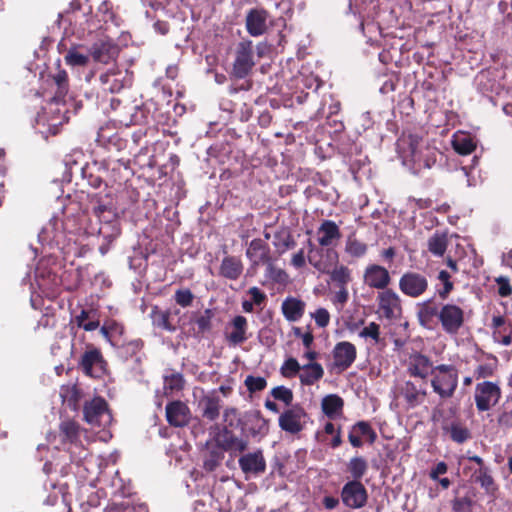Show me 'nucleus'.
I'll use <instances>...</instances> for the list:
<instances>
[{
  "label": "nucleus",
  "instance_id": "nucleus-16",
  "mask_svg": "<svg viewBox=\"0 0 512 512\" xmlns=\"http://www.w3.org/2000/svg\"><path fill=\"white\" fill-rule=\"evenodd\" d=\"M421 137L414 134L402 135L396 142L397 152L399 157L406 162L416 163L419 161L418 147L421 142Z\"/></svg>",
  "mask_w": 512,
  "mask_h": 512
},
{
  "label": "nucleus",
  "instance_id": "nucleus-27",
  "mask_svg": "<svg viewBox=\"0 0 512 512\" xmlns=\"http://www.w3.org/2000/svg\"><path fill=\"white\" fill-rule=\"evenodd\" d=\"M305 302L295 297H287L281 305V310L286 318L290 322H296L305 312Z\"/></svg>",
  "mask_w": 512,
  "mask_h": 512
},
{
  "label": "nucleus",
  "instance_id": "nucleus-34",
  "mask_svg": "<svg viewBox=\"0 0 512 512\" xmlns=\"http://www.w3.org/2000/svg\"><path fill=\"white\" fill-rule=\"evenodd\" d=\"M472 480L478 483L488 495H494L497 490L494 478L489 467L478 468L472 474Z\"/></svg>",
  "mask_w": 512,
  "mask_h": 512
},
{
  "label": "nucleus",
  "instance_id": "nucleus-24",
  "mask_svg": "<svg viewBox=\"0 0 512 512\" xmlns=\"http://www.w3.org/2000/svg\"><path fill=\"white\" fill-rule=\"evenodd\" d=\"M417 318L421 326L428 327L435 317L439 318L440 309L435 297L417 304Z\"/></svg>",
  "mask_w": 512,
  "mask_h": 512
},
{
  "label": "nucleus",
  "instance_id": "nucleus-12",
  "mask_svg": "<svg viewBox=\"0 0 512 512\" xmlns=\"http://www.w3.org/2000/svg\"><path fill=\"white\" fill-rule=\"evenodd\" d=\"M238 464L246 478L259 476L266 470V460L261 449L241 455Z\"/></svg>",
  "mask_w": 512,
  "mask_h": 512
},
{
  "label": "nucleus",
  "instance_id": "nucleus-29",
  "mask_svg": "<svg viewBox=\"0 0 512 512\" xmlns=\"http://www.w3.org/2000/svg\"><path fill=\"white\" fill-rule=\"evenodd\" d=\"M59 435L62 444L77 445L80 440V426L72 420H64L59 425Z\"/></svg>",
  "mask_w": 512,
  "mask_h": 512
},
{
  "label": "nucleus",
  "instance_id": "nucleus-53",
  "mask_svg": "<svg viewBox=\"0 0 512 512\" xmlns=\"http://www.w3.org/2000/svg\"><path fill=\"white\" fill-rule=\"evenodd\" d=\"M331 280L339 286H346L351 280L350 271L346 266L335 267L332 271L329 270Z\"/></svg>",
  "mask_w": 512,
  "mask_h": 512
},
{
  "label": "nucleus",
  "instance_id": "nucleus-39",
  "mask_svg": "<svg viewBox=\"0 0 512 512\" xmlns=\"http://www.w3.org/2000/svg\"><path fill=\"white\" fill-rule=\"evenodd\" d=\"M308 245V262L319 272L329 273V265L321 259L323 250L316 248L310 239L307 240Z\"/></svg>",
  "mask_w": 512,
  "mask_h": 512
},
{
  "label": "nucleus",
  "instance_id": "nucleus-61",
  "mask_svg": "<svg viewBox=\"0 0 512 512\" xmlns=\"http://www.w3.org/2000/svg\"><path fill=\"white\" fill-rule=\"evenodd\" d=\"M93 214L99 218L100 221L109 219L110 217H114V214L111 211V208L108 207L105 203H99L98 205H94L92 208Z\"/></svg>",
  "mask_w": 512,
  "mask_h": 512
},
{
  "label": "nucleus",
  "instance_id": "nucleus-38",
  "mask_svg": "<svg viewBox=\"0 0 512 512\" xmlns=\"http://www.w3.org/2000/svg\"><path fill=\"white\" fill-rule=\"evenodd\" d=\"M223 420L225 422V426L231 429H240L242 435L246 434L244 414L240 416L236 408L227 407L223 412Z\"/></svg>",
  "mask_w": 512,
  "mask_h": 512
},
{
  "label": "nucleus",
  "instance_id": "nucleus-50",
  "mask_svg": "<svg viewBox=\"0 0 512 512\" xmlns=\"http://www.w3.org/2000/svg\"><path fill=\"white\" fill-rule=\"evenodd\" d=\"M345 251L352 257L359 258L366 254L367 252V245L365 243L360 242L359 240L349 237L346 246Z\"/></svg>",
  "mask_w": 512,
  "mask_h": 512
},
{
  "label": "nucleus",
  "instance_id": "nucleus-25",
  "mask_svg": "<svg viewBox=\"0 0 512 512\" xmlns=\"http://www.w3.org/2000/svg\"><path fill=\"white\" fill-rule=\"evenodd\" d=\"M221 403L220 397L215 394L203 396L199 401L202 417L209 421L218 419L222 407Z\"/></svg>",
  "mask_w": 512,
  "mask_h": 512
},
{
  "label": "nucleus",
  "instance_id": "nucleus-49",
  "mask_svg": "<svg viewBox=\"0 0 512 512\" xmlns=\"http://www.w3.org/2000/svg\"><path fill=\"white\" fill-rule=\"evenodd\" d=\"M450 438L458 443L462 444L471 438L470 431L459 423H452L449 427Z\"/></svg>",
  "mask_w": 512,
  "mask_h": 512
},
{
  "label": "nucleus",
  "instance_id": "nucleus-60",
  "mask_svg": "<svg viewBox=\"0 0 512 512\" xmlns=\"http://www.w3.org/2000/svg\"><path fill=\"white\" fill-rule=\"evenodd\" d=\"M311 316L320 328H324L329 324L330 314L325 308H318Z\"/></svg>",
  "mask_w": 512,
  "mask_h": 512
},
{
  "label": "nucleus",
  "instance_id": "nucleus-35",
  "mask_svg": "<svg viewBox=\"0 0 512 512\" xmlns=\"http://www.w3.org/2000/svg\"><path fill=\"white\" fill-rule=\"evenodd\" d=\"M344 406L343 399L337 394H329L322 399L321 408L323 413L330 419L341 414Z\"/></svg>",
  "mask_w": 512,
  "mask_h": 512
},
{
  "label": "nucleus",
  "instance_id": "nucleus-9",
  "mask_svg": "<svg viewBox=\"0 0 512 512\" xmlns=\"http://www.w3.org/2000/svg\"><path fill=\"white\" fill-rule=\"evenodd\" d=\"M83 414L87 423L98 427L104 425V418L107 420L110 418L108 404L102 397H94L91 401H86Z\"/></svg>",
  "mask_w": 512,
  "mask_h": 512
},
{
  "label": "nucleus",
  "instance_id": "nucleus-64",
  "mask_svg": "<svg viewBox=\"0 0 512 512\" xmlns=\"http://www.w3.org/2000/svg\"><path fill=\"white\" fill-rule=\"evenodd\" d=\"M496 282L498 284V294L501 297H507L512 294V286L510 285L508 278L499 277L496 279Z\"/></svg>",
  "mask_w": 512,
  "mask_h": 512
},
{
  "label": "nucleus",
  "instance_id": "nucleus-19",
  "mask_svg": "<svg viewBox=\"0 0 512 512\" xmlns=\"http://www.w3.org/2000/svg\"><path fill=\"white\" fill-rule=\"evenodd\" d=\"M364 283L371 288L384 291L390 284L391 277L389 271L380 265L371 264L364 271Z\"/></svg>",
  "mask_w": 512,
  "mask_h": 512
},
{
  "label": "nucleus",
  "instance_id": "nucleus-2",
  "mask_svg": "<svg viewBox=\"0 0 512 512\" xmlns=\"http://www.w3.org/2000/svg\"><path fill=\"white\" fill-rule=\"evenodd\" d=\"M78 366L85 375L92 378H101L108 370V363L100 349L93 345H87L85 352L78 362Z\"/></svg>",
  "mask_w": 512,
  "mask_h": 512
},
{
  "label": "nucleus",
  "instance_id": "nucleus-56",
  "mask_svg": "<svg viewBox=\"0 0 512 512\" xmlns=\"http://www.w3.org/2000/svg\"><path fill=\"white\" fill-rule=\"evenodd\" d=\"M244 384L250 393H255L264 390L267 386V381L264 377L248 375Z\"/></svg>",
  "mask_w": 512,
  "mask_h": 512
},
{
  "label": "nucleus",
  "instance_id": "nucleus-5",
  "mask_svg": "<svg viewBox=\"0 0 512 512\" xmlns=\"http://www.w3.org/2000/svg\"><path fill=\"white\" fill-rule=\"evenodd\" d=\"M476 408L480 412L488 411L495 406L501 398L500 387L491 381H483L475 387Z\"/></svg>",
  "mask_w": 512,
  "mask_h": 512
},
{
  "label": "nucleus",
  "instance_id": "nucleus-32",
  "mask_svg": "<svg viewBox=\"0 0 512 512\" xmlns=\"http://www.w3.org/2000/svg\"><path fill=\"white\" fill-rule=\"evenodd\" d=\"M318 233L322 234L318 239L319 244L322 247L330 246L333 240L339 239L341 237L339 227L332 220L323 221L318 229Z\"/></svg>",
  "mask_w": 512,
  "mask_h": 512
},
{
  "label": "nucleus",
  "instance_id": "nucleus-31",
  "mask_svg": "<svg viewBox=\"0 0 512 512\" xmlns=\"http://www.w3.org/2000/svg\"><path fill=\"white\" fill-rule=\"evenodd\" d=\"M299 379L302 385L310 386L315 384L324 376V369L317 362H310L302 366Z\"/></svg>",
  "mask_w": 512,
  "mask_h": 512
},
{
  "label": "nucleus",
  "instance_id": "nucleus-4",
  "mask_svg": "<svg viewBox=\"0 0 512 512\" xmlns=\"http://www.w3.org/2000/svg\"><path fill=\"white\" fill-rule=\"evenodd\" d=\"M342 503L350 509H360L367 504L368 492L361 481L350 480L341 489Z\"/></svg>",
  "mask_w": 512,
  "mask_h": 512
},
{
  "label": "nucleus",
  "instance_id": "nucleus-8",
  "mask_svg": "<svg viewBox=\"0 0 512 512\" xmlns=\"http://www.w3.org/2000/svg\"><path fill=\"white\" fill-rule=\"evenodd\" d=\"M439 321L448 334H457L464 324V311L455 304H445L440 308Z\"/></svg>",
  "mask_w": 512,
  "mask_h": 512
},
{
  "label": "nucleus",
  "instance_id": "nucleus-21",
  "mask_svg": "<svg viewBox=\"0 0 512 512\" xmlns=\"http://www.w3.org/2000/svg\"><path fill=\"white\" fill-rule=\"evenodd\" d=\"M216 444L225 451H238L243 453L247 450L249 441L246 438L236 436L233 433V429L224 426L218 439H216Z\"/></svg>",
  "mask_w": 512,
  "mask_h": 512
},
{
  "label": "nucleus",
  "instance_id": "nucleus-28",
  "mask_svg": "<svg viewBox=\"0 0 512 512\" xmlns=\"http://www.w3.org/2000/svg\"><path fill=\"white\" fill-rule=\"evenodd\" d=\"M432 368V362L426 355L417 352L410 356L409 372L412 376L425 379Z\"/></svg>",
  "mask_w": 512,
  "mask_h": 512
},
{
  "label": "nucleus",
  "instance_id": "nucleus-11",
  "mask_svg": "<svg viewBox=\"0 0 512 512\" xmlns=\"http://www.w3.org/2000/svg\"><path fill=\"white\" fill-rule=\"evenodd\" d=\"M499 72L497 69H486L480 71L475 77L477 90L484 96L492 99L493 95H499L503 89L498 81Z\"/></svg>",
  "mask_w": 512,
  "mask_h": 512
},
{
  "label": "nucleus",
  "instance_id": "nucleus-14",
  "mask_svg": "<svg viewBox=\"0 0 512 512\" xmlns=\"http://www.w3.org/2000/svg\"><path fill=\"white\" fill-rule=\"evenodd\" d=\"M244 426L246 438H263L269 433V421L265 419L259 410H249L244 413Z\"/></svg>",
  "mask_w": 512,
  "mask_h": 512
},
{
  "label": "nucleus",
  "instance_id": "nucleus-47",
  "mask_svg": "<svg viewBox=\"0 0 512 512\" xmlns=\"http://www.w3.org/2000/svg\"><path fill=\"white\" fill-rule=\"evenodd\" d=\"M497 422L501 427L512 428V396L507 397L502 404V411L498 416Z\"/></svg>",
  "mask_w": 512,
  "mask_h": 512
},
{
  "label": "nucleus",
  "instance_id": "nucleus-26",
  "mask_svg": "<svg viewBox=\"0 0 512 512\" xmlns=\"http://www.w3.org/2000/svg\"><path fill=\"white\" fill-rule=\"evenodd\" d=\"M104 92L119 93L125 87V78L120 71L110 70L99 78Z\"/></svg>",
  "mask_w": 512,
  "mask_h": 512
},
{
  "label": "nucleus",
  "instance_id": "nucleus-45",
  "mask_svg": "<svg viewBox=\"0 0 512 512\" xmlns=\"http://www.w3.org/2000/svg\"><path fill=\"white\" fill-rule=\"evenodd\" d=\"M402 394L409 405L416 406L420 403L419 397L425 396L426 392L418 390L413 382L407 381L402 388Z\"/></svg>",
  "mask_w": 512,
  "mask_h": 512
},
{
  "label": "nucleus",
  "instance_id": "nucleus-15",
  "mask_svg": "<svg viewBox=\"0 0 512 512\" xmlns=\"http://www.w3.org/2000/svg\"><path fill=\"white\" fill-rule=\"evenodd\" d=\"M166 420L170 426L184 427L191 420V411L186 403L174 400L167 403L165 407Z\"/></svg>",
  "mask_w": 512,
  "mask_h": 512
},
{
  "label": "nucleus",
  "instance_id": "nucleus-62",
  "mask_svg": "<svg viewBox=\"0 0 512 512\" xmlns=\"http://www.w3.org/2000/svg\"><path fill=\"white\" fill-rule=\"evenodd\" d=\"M472 505V500L468 497L455 498L452 501V509L455 512H468Z\"/></svg>",
  "mask_w": 512,
  "mask_h": 512
},
{
  "label": "nucleus",
  "instance_id": "nucleus-46",
  "mask_svg": "<svg viewBox=\"0 0 512 512\" xmlns=\"http://www.w3.org/2000/svg\"><path fill=\"white\" fill-rule=\"evenodd\" d=\"M185 384L184 377L181 373L175 372L169 375H164V389L166 391H180Z\"/></svg>",
  "mask_w": 512,
  "mask_h": 512
},
{
  "label": "nucleus",
  "instance_id": "nucleus-13",
  "mask_svg": "<svg viewBox=\"0 0 512 512\" xmlns=\"http://www.w3.org/2000/svg\"><path fill=\"white\" fill-rule=\"evenodd\" d=\"M246 256L254 266L265 264L267 265V270L275 271L270 248L264 240L260 238L253 239L246 250Z\"/></svg>",
  "mask_w": 512,
  "mask_h": 512
},
{
  "label": "nucleus",
  "instance_id": "nucleus-55",
  "mask_svg": "<svg viewBox=\"0 0 512 512\" xmlns=\"http://www.w3.org/2000/svg\"><path fill=\"white\" fill-rule=\"evenodd\" d=\"M271 395L275 400L283 402L287 406H291L293 402V392L285 386H276L271 390Z\"/></svg>",
  "mask_w": 512,
  "mask_h": 512
},
{
  "label": "nucleus",
  "instance_id": "nucleus-59",
  "mask_svg": "<svg viewBox=\"0 0 512 512\" xmlns=\"http://www.w3.org/2000/svg\"><path fill=\"white\" fill-rule=\"evenodd\" d=\"M362 338H371L376 343L380 340V326L375 322H371L367 327L363 328L359 333Z\"/></svg>",
  "mask_w": 512,
  "mask_h": 512
},
{
  "label": "nucleus",
  "instance_id": "nucleus-54",
  "mask_svg": "<svg viewBox=\"0 0 512 512\" xmlns=\"http://www.w3.org/2000/svg\"><path fill=\"white\" fill-rule=\"evenodd\" d=\"M194 294L188 288L177 289L174 293V300L176 304L182 308L190 307L194 301Z\"/></svg>",
  "mask_w": 512,
  "mask_h": 512
},
{
  "label": "nucleus",
  "instance_id": "nucleus-42",
  "mask_svg": "<svg viewBox=\"0 0 512 512\" xmlns=\"http://www.w3.org/2000/svg\"><path fill=\"white\" fill-rule=\"evenodd\" d=\"M347 468L353 478L352 480L360 481L368 470V462L362 456H355L350 459Z\"/></svg>",
  "mask_w": 512,
  "mask_h": 512
},
{
  "label": "nucleus",
  "instance_id": "nucleus-40",
  "mask_svg": "<svg viewBox=\"0 0 512 512\" xmlns=\"http://www.w3.org/2000/svg\"><path fill=\"white\" fill-rule=\"evenodd\" d=\"M60 397L64 404L69 408L76 410L81 398V391L76 387V385H63L60 388Z\"/></svg>",
  "mask_w": 512,
  "mask_h": 512
},
{
  "label": "nucleus",
  "instance_id": "nucleus-48",
  "mask_svg": "<svg viewBox=\"0 0 512 512\" xmlns=\"http://www.w3.org/2000/svg\"><path fill=\"white\" fill-rule=\"evenodd\" d=\"M351 429L355 431L360 437L363 436L367 438L370 444H373L377 439L376 432L367 421H358L352 426Z\"/></svg>",
  "mask_w": 512,
  "mask_h": 512
},
{
  "label": "nucleus",
  "instance_id": "nucleus-10",
  "mask_svg": "<svg viewBox=\"0 0 512 512\" xmlns=\"http://www.w3.org/2000/svg\"><path fill=\"white\" fill-rule=\"evenodd\" d=\"M379 310L386 319H398L402 315L401 299L392 289H385L377 295Z\"/></svg>",
  "mask_w": 512,
  "mask_h": 512
},
{
  "label": "nucleus",
  "instance_id": "nucleus-17",
  "mask_svg": "<svg viewBox=\"0 0 512 512\" xmlns=\"http://www.w3.org/2000/svg\"><path fill=\"white\" fill-rule=\"evenodd\" d=\"M268 22L269 13L266 10L261 8L250 9L246 15L247 32L253 37L261 36L267 31Z\"/></svg>",
  "mask_w": 512,
  "mask_h": 512
},
{
  "label": "nucleus",
  "instance_id": "nucleus-52",
  "mask_svg": "<svg viewBox=\"0 0 512 512\" xmlns=\"http://www.w3.org/2000/svg\"><path fill=\"white\" fill-rule=\"evenodd\" d=\"M144 346L141 339H134L119 346L120 353L126 359L135 356Z\"/></svg>",
  "mask_w": 512,
  "mask_h": 512
},
{
  "label": "nucleus",
  "instance_id": "nucleus-37",
  "mask_svg": "<svg viewBox=\"0 0 512 512\" xmlns=\"http://www.w3.org/2000/svg\"><path fill=\"white\" fill-rule=\"evenodd\" d=\"M452 146L453 149L461 155L471 154L476 148V144L471 136L465 133L455 134L453 136Z\"/></svg>",
  "mask_w": 512,
  "mask_h": 512
},
{
  "label": "nucleus",
  "instance_id": "nucleus-63",
  "mask_svg": "<svg viewBox=\"0 0 512 512\" xmlns=\"http://www.w3.org/2000/svg\"><path fill=\"white\" fill-rule=\"evenodd\" d=\"M274 244L279 249L280 253H283L289 249L294 248L296 242L290 234H287L285 237L280 238L279 241L275 242Z\"/></svg>",
  "mask_w": 512,
  "mask_h": 512
},
{
  "label": "nucleus",
  "instance_id": "nucleus-3",
  "mask_svg": "<svg viewBox=\"0 0 512 512\" xmlns=\"http://www.w3.org/2000/svg\"><path fill=\"white\" fill-rule=\"evenodd\" d=\"M256 62L254 60V47L250 40L238 43L235 51L232 74L238 79H243L250 74Z\"/></svg>",
  "mask_w": 512,
  "mask_h": 512
},
{
  "label": "nucleus",
  "instance_id": "nucleus-7",
  "mask_svg": "<svg viewBox=\"0 0 512 512\" xmlns=\"http://www.w3.org/2000/svg\"><path fill=\"white\" fill-rule=\"evenodd\" d=\"M307 413L299 405H292L281 413L278 419L279 427L290 434H298L304 428Z\"/></svg>",
  "mask_w": 512,
  "mask_h": 512
},
{
  "label": "nucleus",
  "instance_id": "nucleus-30",
  "mask_svg": "<svg viewBox=\"0 0 512 512\" xmlns=\"http://www.w3.org/2000/svg\"><path fill=\"white\" fill-rule=\"evenodd\" d=\"M214 316L215 313L210 308L205 309L203 313L195 314L193 321L196 324V328L193 329V335L195 337H204L207 333L211 332Z\"/></svg>",
  "mask_w": 512,
  "mask_h": 512
},
{
  "label": "nucleus",
  "instance_id": "nucleus-20",
  "mask_svg": "<svg viewBox=\"0 0 512 512\" xmlns=\"http://www.w3.org/2000/svg\"><path fill=\"white\" fill-rule=\"evenodd\" d=\"M356 354L354 344L347 341L337 343L333 349L334 366L340 371L347 370L355 361Z\"/></svg>",
  "mask_w": 512,
  "mask_h": 512
},
{
  "label": "nucleus",
  "instance_id": "nucleus-44",
  "mask_svg": "<svg viewBox=\"0 0 512 512\" xmlns=\"http://www.w3.org/2000/svg\"><path fill=\"white\" fill-rule=\"evenodd\" d=\"M54 82L57 86L55 95L52 101L55 103L61 102L68 92V76L66 71L60 70L53 76Z\"/></svg>",
  "mask_w": 512,
  "mask_h": 512
},
{
  "label": "nucleus",
  "instance_id": "nucleus-1",
  "mask_svg": "<svg viewBox=\"0 0 512 512\" xmlns=\"http://www.w3.org/2000/svg\"><path fill=\"white\" fill-rule=\"evenodd\" d=\"M431 386L441 400H447L454 396L458 387L459 374L453 365L440 364L430 371Z\"/></svg>",
  "mask_w": 512,
  "mask_h": 512
},
{
  "label": "nucleus",
  "instance_id": "nucleus-57",
  "mask_svg": "<svg viewBox=\"0 0 512 512\" xmlns=\"http://www.w3.org/2000/svg\"><path fill=\"white\" fill-rule=\"evenodd\" d=\"M302 366H300L297 359L290 357L282 365L280 372L284 377H292L300 372Z\"/></svg>",
  "mask_w": 512,
  "mask_h": 512
},
{
  "label": "nucleus",
  "instance_id": "nucleus-22",
  "mask_svg": "<svg viewBox=\"0 0 512 512\" xmlns=\"http://www.w3.org/2000/svg\"><path fill=\"white\" fill-rule=\"evenodd\" d=\"M244 266L240 257L226 255L220 264L218 275L228 280H238L242 275Z\"/></svg>",
  "mask_w": 512,
  "mask_h": 512
},
{
  "label": "nucleus",
  "instance_id": "nucleus-6",
  "mask_svg": "<svg viewBox=\"0 0 512 512\" xmlns=\"http://www.w3.org/2000/svg\"><path fill=\"white\" fill-rule=\"evenodd\" d=\"M399 289L406 296L418 298L427 291L428 279L419 272L407 271L399 279Z\"/></svg>",
  "mask_w": 512,
  "mask_h": 512
},
{
  "label": "nucleus",
  "instance_id": "nucleus-23",
  "mask_svg": "<svg viewBox=\"0 0 512 512\" xmlns=\"http://www.w3.org/2000/svg\"><path fill=\"white\" fill-rule=\"evenodd\" d=\"M225 450L218 444L211 445L209 441L206 442V451L202 454L203 469L206 472L215 471L222 463Z\"/></svg>",
  "mask_w": 512,
  "mask_h": 512
},
{
  "label": "nucleus",
  "instance_id": "nucleus-33",
  "mask_svg": "<svg viewBox=\"0 0 512 512\" xmlns=\"http://www.w3.org/2000/svg\"><path fill=\"white\" fill-rule=\"evenodd\" d=\"M233 331L227 336L231 345H239L247 340V319L244 316H235L232 320Z\"/></svg>",
  "mask_w": 512,
  "mask_h": 512
},
{
  "label": "nucleus",
  "instance_id": "nucleus-58",
  "mask_svg": "<svg viewBox=\"0 0 512 512\" xmlns=\"http://www.w3.org/2000/svg\"><path fill=\"white\" fill-rule=\"evenodd\" d=\"M82 177L84 179H87L88 184L93 188H99L102 183L103 179L101 176L94 175L91 171V167L89 165L83 166L79 168Z\"/></svg>",
  "mask_w": 512,
  "mask_h": 512
},
{
  "label": "nucleus",
  "instance_id": "nucleus-36",
  "mask_svg": "<svg viewBox=\"0 0 512 512\" xmlns=\"http://www.w3.org/2000/svg\"><path fill=\"white\" fill-rule=\"evenodd\" d=\"M170 315V310H162L158 306H153L150 314L152 324L162 330L175 332L176 326L170 322Z\"/></svg>",
  "mask_w": 512,
  "mask_h": 512
},
{
  "label": "nucleus",
  "instance_id": "nucleus-41",
  "mask_svg": "<svg viewBox=\"0 0 512 512\" xmlns=\"http://www.w3.org/2000/svg\"><path fill=\"white\" fill-rule=\"evenodd\" d=\"M428 250L437 257H441L444 255L447 245H448V239L447 235L445 233H439L438 231L435 232L429 239H428Z\"/></svg>",
  "mask_w": 512,
  "mask_h": 512
},
{
  "label": "nucleus",
  "instance_id": "nucleus-18",
  "mask_svg": "<svg viewBox=\"0 0 512 512\" xmlns=\"http://www.w3.org/2000/svg\"><path fill=\"white\" fill-rule=\"evenodd\" d=\"M119 53L118 46L111 39H99L90 47V54L94 61L107 64L114 60Z\"/></svg>",
  "mask_w": 512,
  "mask_h": 512
},
{
  "label": "nucleus",
  "instance_id": "nucleus-43",
  "mask_svg": "<svg viewBox=\"0 0 512 512\" xmlns=\"http://www.w3.org/2000/svg\"><path fill=\"white\" fill-rule=\"evenodd\" d=\"M102 225L99 228V234L107 241V244L112 243L121 233V229L117 220L106 219L101 221Z\"/></svg>",
  "mask_w": 512,
  "mask_h": 512
},
{
  "label": "nucleus",
  "instance_id": "nucleus-51",
  "mask_svg": "<svg viewBox=\"0 0 512 512\" xmlns=\"http://www.w3.org/2000/svg\"><path fill=\"white\" fill-rule=\"evenodd\" d=\"M66 64L70 66H85L89 62V57L79 53L76 47H71L65 57Z\"/></svg>",
  "mask_w": 512,
  "mask_h": 512
}]
</instances>
